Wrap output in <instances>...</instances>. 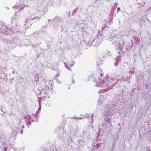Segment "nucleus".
<instances>
[{"label": "nucleus", "mask_w": 151, "mask_h": 151, "mask_svg": "<svg viewBox=\"0 0 151 151\" xmlns=\"http://www.w3.org/2000/svg\"><path fill=\"white\" fill-rule=\"evenodd\" d=\"M102 78H100L98 81H96V83L98 84V86L104 87L103 89L104 91H108L110 89L107 88L108 86L107 85L109 84V85H110V83L114 80V78H111L109 77H108L106 78V81L104 82L103 80H102Z\"/></svg>", "instance_id": "f257e3e1"}, {"label": "nucleus", "mask_w": 151, "mask_h": 151, "mask_svg": "<svg viewBox=\"0 0 151 151\" xmlns=\"http://www.w3.org/2000/svg\"><path fill=\"white\" fill-rule=\"evenodd\" d=\"M37 93H38L39 95L40 94L41 96L43 98L46 97L47 96L48 94L47 93L45 92L42 89L40 88L38 90V91L37 92Z\"/></svg>", "instance_id": "f03ea898"}, {"label": "nucleus", "mask_w": 151, "mask_h": 151, "mask_svg": "<svg viewBox=\"0 0 151 151\" xmlns=\"http://www.w3.org/2000/svg\"><path fill=\"white\" fill-rule=\"evenodd\" d=\"M111 117L110 116H107L104 119V121L106 124H108L110 126H112L111 122Z\"/></svg>", "instance_id": "7ed1b4c3"}, {"label": "nucleus", "mask_w": 151, "mask_h": 151, "mask_svg": "<svg viewBox=\"0 0 151 151\" xmlns=\"http://www.w3.org/2000/svg\"><path fill=\"white\" fill-rule=\"evenodd\" d=\"M31 117V116L30 115H27L25 118L26 119V122L27 125L28 126L30 124Z\"/></svg>", "instance_id": "20e7f679"}, {"label": "nucleus", "mask_w": 151, "mask_h": 151, "mask_svg": "<svg viewBox=\"0 0 151 151\" xmlns=\"http://www.w3.org/2000/svg\"><path fill=\"white\" fill-rule=\"evenodd\" d=\"M102 35V33L100 32H99V33L97 34L96 38L95 39V40L93 42L92 44H93L95 43V42L97 40V39L99 40L100 39V37Z\"/></svg>", "instance_id": "39448f33"}, {"label": "nucleus", "mask_w": 151, "mask_h": 151, "mask_svg": "<svg viewBox=\"0 0 151 151\" xmlns=\"http://www.w3.org/2000/svg\"><path fill=\"white\" fill-rule=\"evenodd\" d=\"M13 8L19 9V10H22L24 8V6H20V5L17 4L14 6L13 7Z\"/></svg>", "instance_id": "423d86ee"}, {"label": "nucleus", "mask_w": 151, "mask_h": 151, "mask_svg": "<svg viewBox=\"0 0 151 151\" xmlns=\"http://www.w3.org/2000/svg\"><path fill=\"white\" fill-rule=\"evenodd\" d=\"M43 91H44L45 92L48 93L49 91V87L47 85L45 86L42 89Z\"/></svg>", "instance_id": "0eeeda50"}, {"label": "nucleus", "mask_w": 151, "mask_h": 151, "mask_svg": "<svg viewBox=\"0 0 151 151\" xmlns=\"http://www.w3.org/2000/svg\"><path fill=\"white\" fill-rule=\"evenodd\" d=\"M41 18V17L39 16H36L34 17L32 19H31V20H34L36 21H39Z\"/></svg>", "instance_id": "6e6552de"}, {"label": "nucleus", "mask_w": 151, "mask_h": 151, "mask_svg": "<svg viewBox=\"0 0 151 151\" xmlns=\"http://www.w3.org/2000/svg\"><path fill=\"white\" fill-rule=\"evenodd\" d=\"M107 113L108 114H107V115H109V114L110 116L112 115L111 114H110L109 113L111 112V110L110 109H106V108L105 109Z\"/></svg>", "instance_id": "1a4fd4ad"}, {"label": "nucleus", "mask_w": 151, "mask_h": 151, "mask_svg": "<svg viewBox=\"0 0 151 151\" xmlns=\"http://www.w3.org/2000/svg\"><path fill=\"white\" fill-rule=\"evenodd\" d=\"M65 67L69 70H70V69L69 68H70L71 66L73 65V64H71V65H68V66H67L66 65V63H65Z\"/></svg>", "instance_id": "9d476101"}, {"label": "nucleus", "mask_w": 151, "mask_h": 151, "mask_svg": "<svg viewBox=\"0 0 151 151\" xmlns=\"http://www.w3.org/2000/svg\"><path fill=\"white\" fill-rule=\"evenodd\" d=\"M16 20L15 19L13 18L12 20L11 23H13L14 22L15 23V24H16V23L15 22H16ZM15 25H16V24H15Z\"/></svg>", "instance_id": "9b49d317"}, {"label": "nucleus", "mask_w": 151, "mask_h": 151, "mask_svg": "<svg viewBox=\"0 0 151 151\" xmlns=\"http://www.w3.org/2000/svg\"><path fill=\"white\" fill-rule=\"evenodd\" d=\"M11 135L12 137H14L16 135V133L14 132H13L11 134Z\"/></svg>", "instance_id": "f8f14e48"}, {"label": "nucleus", "mask_w": 151, "mask_h": 151, "mask_svg": "<svg viewBox=\"0 0 151 151\" xmlns=\"http://www.w3.org/2000/svg\"><path fill=\"white\" fill-rule=\"evenodd\" d=\"M76 118L78 119H82V118L81 117H76Z\"/></svg>", "instance_id": "ddd939ff"}, {"label": "nucleus", "mask_w": 151, "mask_h": 151, "mask_svg": "<svg viewBox=\"0 0 151 151\" xmlns=\"http://www.w3.org/2000/svg\"><path fill=\"white\" fill-rule=\"evenodd\" d=\"M120 9L119 7H118L117 9V12H118L119 11H120Z\"/></svg>", "instance_id": "4468645a"}, {"label": "nucleus", "mask_w": 151, "mask_h": 151, "mask_svg": "<svg viewBox=\"0 0 151 151\" xmlns=\"http://www.w3.org/2000/svg\"><path fill=\"white\" fill-rule=\"evenodd\" d=\"M118 63L117 62V61L115 63V65L116 66L117 65H118Z\"/></svg>", "instance_id": "2eb2a0df"}, {"label": "nucleus", "mask_w": 151, "mask_h": 151, "mask_svg": "<svg viewBox=\"0 0 151 151\" xmlns=\"http://www.w3.org/2000/svg\"><path fill=\"white\" fill-rule=\"evenodd\" d=\"M60 75V74L59 73H57V74H56V76H59Z\"/></svg>", "instance_id": "dca6fc26"}, {"label": "nucleus", "mask_w": 151, "mask_h": 151, "mask_svg": "<svg viewBox=\"0 0 151 151\" xmlns=\"http://www.w3.org/2000/svg\"><path fill=\"white\" fill-rule=\"evenodd\" d=\"M6 148H5L4 149V151H6Z\"/></svg>", "instance_id": "f3484780"}, {"label": "nucleus", "mask_w": 151, "mask_h": 151, "mask_svg": "<svg viewBox=\"0 0 151 151\" xmlns=\"http://www.w3.org/2000/svg\"><path fill=\"white\" fill-rule=\"evenodd\" d=\"M72 83H74V80H72Z\"/></svg>", "instance_id": "a211bd4d"}, {"label": "nucleus", "mask_w": 151, "mask_h": 151, "mask_svg": "<svg viewBox=\"0 0 151 151\" xmlns=\"http://www.w3.org/2000/svg\"><path fill=\"white\" fill-rule=\"evenodd\" d=\"M101 90H100L99 92V93H101Z\"/></svg>", "instance_id": "6ab92c4d"}, {"label": "nucleus", "mask_w": 151, "mask_h": 151, "mask_svg": "<svg viewBox=\"0 0 151 151\" xmlns=\"http://www.w3.org/2000/svg\"><path fill=\"white\" fill-rule=\"evenodd\" d=\"M40 109H41V106L39 108L38 110H39Z\"/></svg>", "instance_id": "aec40b11"}, {"label": "nucleus", "mask_w": 151, "mask_h": 151, "mask_svg": "<svg viewBox=\"0 0 151 151\" xmlns=\"http://www.w3.org/2000/svg\"><path fill=\"white\" fill-rule=\"evenodd\" d=\"M22 132H23V131H22L21 132H20V133H21V134H22Z\"/></svg>", "instance_id": "412c9836"}, {"label": "nucleus", "mask_w": 151, "mask_h": 151, "mask_svg": "<svg viewBox=\"0 0 151 151\" xmlns=\"http://www.w3.org/2000/svg\"><path fill=\"white\" fill-rule=\"evenodd\" d=\"M98 44H99L98 43L96 45H95V46H97L98 45Z\"/></svg>", "instance_id": "4be33fe9"}, {"label": "nucleus", "mask_w": 151, "mask_h": 151, "mask_svg": "<svg viewBox=\"0 0 151 151\" xmlns=\"http://www.w3.org/2000/svg\"><path fill=\"white\" fill-rule=\"evenodd\" d=\"M22 128H24V125H23L22 127Z\"/></svg>", "instance_id": "5701e85b"}, {"label": "nucleus", "mask_w": 151, "mask_h": 151, "mask_svg": "<svg viewBox=\"0 0 151 151\" xmlns=\"http://www.w3.org/2000/svg\"><path fill=\"white\" fill-rule=\"evenodd\" d=\"M100 102V100H99V101H98V102Z\"/></svg>", "instance_id": "b1692460"}, {"label": "nucleus", "mask_w": 151, "mask_h": 151, "mask_svg": "<svg viewBox=\"0 0 151 151\" xmlns=\"http://www.w3.org/2000/svg\"><path fill=\"white\" fill-rule=\"evenodd\" d=\"M101 75L102 76V73H101Z\"/></svg>", "instance_id": "393cba45"}, {"label": "nucleus", "mask_w": 151, "mask_h": 151, "mask_svg": "<svg viewBox=\"0 0 151 151\" xmlns=\"http://www.w3.org/2000/svg\"><path fill=\"white\" fill-rule=\"evenodd\" d=\"M151 8V7H150V8H149V9H150Z\"/></svg>", "instance_id": "a878e982"}, {"label": "nucleus", "mask_w": 151, "mask_h": 151, "mask_svg": "<svg viewBox=\"0 0 151 151\" xmlns=\"http://www.w3.org/2000/svg\"><path fill=\"white\" fill-rule=\"evenodd\" d=\"M14 71H13V73H14Z\"/></svg>", "instance_id": "bb28decb"}]
</instances>
